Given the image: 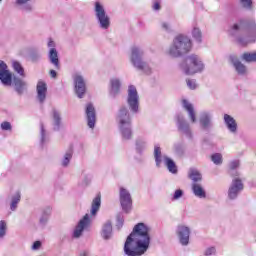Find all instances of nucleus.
<instances>
[{"label": "nucleus", "instance_id": "nucleus-17", "mask_svg": "<svg viewBox=\"0 0 256 256\" xmlns=\"http://www.w3.org/2000/svg\"><path fill=\"white\" fill-rule=\"evenodd\" d=\"M240 191H243V182L240 179H234L228 189V198L235 199Z\"/></svg>", "mask_w": 256, "mask_h": 256}, {"label": "nucleus", "instance_id": "nucleus-21", "mask_svg": "<svg viewBox=\"0 0 256 256\" xmlns=\"http://www.w3.org/2000/svg\"><path fill=\"white\" fill-rule=\"evenodd\" d=\"M101 237L104 238L105 241H109L111 237H113V224L110 220H107L101 230Z\"/></svg>", "mask_w": 256, "mask_h": 256}, {"label": "nucleus", "instance_id": "nucleus-30", "mask_svg": "<svg viewBox=\"0 0 256 256\" xmlns=\"http://www.w3.org/2000/svg\"><path fill=\"white\" fill-rule=\"evenodd\" d=\"M49 217H51V209L47 207L42 211V214L39 218V225H41V227H45L49 221Z\"/></svg>", "mask_w": 256, "mask_h": 256}, {"label": "nucleus", "instance_id": "nucleus-52", "mask_svg": "<svg viewBox=\"0 0 256 256\" xmlns=\"http://www.w3.org/2000/svg\"><path fill=\"white\" fill-rule=\"evenodd\" d=\"M187 86L189 87V89H197V83L195 82V80H187Z\"/></svg>", "mask_w": 256, "mask_h": 256}, {"label": "nucleus", "instance_id": "nucleus-2", "mask_svg": "<svg viewBox=\"0 0 256 256\" xmlns=\"http://www.w3.org/2000/svg\"><path fill=\"white\" fill-rule=\"evenodd\" d=\"M230 34L237 37V42L242 47L249 45V43H255L256 40V21L250 22L240 21L232 26Z\"/></svg>", "mask_w": 256, "mask_h": 256}, {"label": "nucleus", "instance_id": "nucleus-38", "mask_svg": "<svg viewBox=\"0 0 256 256\" xmlns=\"http://www.w3.org/2000/svg\"><path fill=\"white\" fill-rule=\"evenodd\" d=\"M147 149V141L144 139H138L136 140V150L138 153H143V150Z\"/></svg>", "mask_w": 256, "mask_h": 256}, {"label": "nucleus", "instance_id": "nucleus-31", "mask_svg": "<svg viewBox=\"0 0 256 256\" xmlns=\"http://www.w3.org/2000/svg\"><path fill=\"white\" fill-rule=\"evenodd\" d=\"M73 159V149L69 148L62 157V167H69L71 160Z\"/></svg>", "mask_w": 256, "mask_h": 256}, {"label": "nucleus", "instance_id": "nucleus-54", "mask_svg": "<svg viewBox=\"0 0 256 256\" xmlns=\"http://www.w3.org/2000/svg\"><path fill=\"white\" fill-rule=\"evenodd\" d=\"M41 143H45V127L41 124Z\"/></svg>", "mask_w": 256, "mask_h": 256}, {"label": "nucleus", "instance_id": "nucleus-45", "mask_svg": "<svg viewBox=\"0 0 256 256\" xmlns=\"http://www.w3.org/2000/svg\"><path fill=\"white\" fill-rule=\"evenodd\" d=\"M183 190L177 189L175 190L173 196H172V201H178V199H181L183 197Z\"/></svg>", "mask_w": 256, "mask_h": 256}, {"label": "nucleus", "instance_id": "nucleus-36", "mask_svg": "<svg viewBox=\"0 0 256 256\" xmlns=\"http://www.w3.org/2000/svg\"><path fill=\"white\" fill-rule=\"evenodd\" d=\"M12 67L14 71L18 73V75H21V77H25V70L23 69V66H21V63H19L18 61H14L12 62Z\"/></svg>", "mask_w": 256, "mask_h": 256}, {"label": "nucleus", "instance_id": "nucleus-25", "mask_svg": "<svg viewBox=\"0 0 256 256\" xmlns=\"http://www.w3.org/2000/svg\"><path fill=\"white\" fill-rule=\"evenodd\" d=\"M19 203H21V192L17 191L9 197L10 210L17 211Z\"/></svg>", "mask_w": 256, "mask_h": 256}, {"label": "nucleus", "instance_id": "nucleus-9", "mask_svg": "<svg viewBox=\"0 0 256 256\" xmlns=\"http://www.w3.org/2000/svg\"><path fill=\"white\" fill-rule=\"evenodd\" d=\"M127 105L131 113H139V93L133 85L128 87Z\"/></svg>", "mask_w": 256, "mask_h": 256}, {"label": "nucleus", "instance_id": "nucleus-11", "mask_svg": "<svg viewBox=\"0 0 256 256\" xmlns=\"http://www.w3.org/2000/svg\"><path fill=\"white\" fill-rule=\"evenodd\" d=\"M120 205L125 213H129L131 211V207H133V199L131 198V193L129 190L120 187Z\"/></svg>", "mask_w": 256, "mask_h": 256}, {"label": "nucleus", "instance_id": "nucleus-55", "mask_svg": "<svg viewBox=\"0 0 256 256\" xmlns=\"http://www.w3.org/2000/svg\"><path fill=\"white\" fill-rule=\"evenodd\" d=\"M116 226L118 227V229H121V227H123V218H121V217L117 218Z\"/></svg>", "mask_w": 256, "mask_h": 256}, {"label": "nucleus", "instance_id": "nucleus-57", "mask_svg": "<svg viewBox=\"0 0 256 256\" xmlns=\"http://www.w3.org/2000/svg\"><path fill=\"white\" fill-rule=\"evenodd\" d=\"M78 256H89V251L88 250H82V251H80Z\"/></svg>", "mask_w": 256, "mask_h": 256}, {"label": "nucleus", "instance_id": "nucleus-46", "mask_svg": "<svg viewBox=\"0 0 256 256\" xmlns=\"http://www.w3.org/2000/svg\"><path fill=\"white\" fill-rule=\"evenodd\" d=\"M92 178L89 175L84 176L81 182L82 187H88V185H91Z\"/></svg>", "mask_w": 256, "mask_h": 256}, {"label": "nucleus", "instance_id": "nucleus-3", "mask_svg": "<svg viewBox=\"0 0 256 256\" xmlns=\"http://www.w3.org/2000/svg\"><path fill=\"white\" fill-rule=\"evenodd\" d=\"M192 48L193 43L191 42V39L180 34L173 39V42L168 49V55L169 57H172V59H179V57L187 55Z\"/></svg>", "mask_w": 256, "mask_h": 256}, {"label": "nucleus", "instance_id": "nucleus-58", "mask_svg": "<svg viewBox=\"0 0 256 256\" xmlns=\"http://www.w3.org/2000/svg\"><path fill=\"white\" fill-rule=\"evenodd\" d=\"M252 55L254 57V63H256V51L255 52H252Z\"/></svg>", "mask_w": 256, "mask_h": 256}, {"label": "nucleus", "instance_id": "nucleus-34", "mask_svg": "<svg viewBox=\"0 0 256 256\" xmlns=\"http://www.w3.org/2000/svg\"><path fill=\"white\" fill-rule=\"evenodd\" d=\"M52 117H53V122H54V129L56 131H59V127H61V112L54 109L52 111Z\"/></svg>", "mask_w": 256, "mask_h": 256}, {"label": "nucleus", "instance_id": "nucleus-56", "mask_svg": "<svg viewBox=\"0 0 256 256\" xmlns=\"http://www.w3.org/2000/svg\"><path fill=\"white\" fill-rule=\"evenodd\" d=\"M49 75L52 79H57V71L55 70H50Z\"/></svg>", "mask_w": 256, "mask_h": 256}, {"label": "nucleus", "instance_id": "nucleus-29", "mask_svg": "<svg viewBox=\"0 0 256 256\" xmlns=\"http://www.w3.org/2000/svg\"><path fill=\"white\" fill-rule=\"evenodd\" d=\"M13 84L15 86L17 93L21 94V93H23V91H27V82H25L17 77H14Z\"/></svg>", "mask_w": 256, "mask_h": 256}, {"label": "nucleus", "instance_id": "nucleus-28", "mask_svg": "<svg viewBox=\"0 0 256 256\" xmlns=\"http://www.w3.org/2000/svg\"><path fill=\"white\" fill-rule=\"evenodd\" d=\"M101 208V194H98L92 201L91 210L90 213L92 217H95L97 215V212Z\"/></svg>", "mask_w": 256, "mask_h": 256}, {"label": "nucleus", "instance_id": "nucleus-32", "mask_svg": "<svg viewBox=\"0 0 256 256\" xmlns=\"http://www.w3.org/2000/svg\"><path fill=\"white\" fill-rule=\"evenodd\" d=\"M188 175L191 181H193V183H197L203 179V177L201 176V172H199V170L195 168H191L189 170Z\"/></svg>", "mask_w": 256, "mask_h": 256}, {"label": "nucleus", "instance_id": "nucleus-51", "mask_svg": "<svg viewBox=\"0 0 256 256\" xmlns=\"http://www.w3.org/2000/svg\"><path fill=\"white\" fill-rule=\"evenodd\" d=\"M41 241H35L31 247L32 251H39L41 249Z\"/></svg>", "mask_w": 256, "mask_h": 256}, {"label": "nucleus", "instance_id": "nucleus-8", "mask_svg": "<svg viewBox=\"0 0 256 256\" xmlns=\"http://www.w3.org/2000/svg\"><path fill=\"white\" fill-rule=\"evenodd\" d=\"M94 11L100 29H104V31L109 29V27H111V18L105 11V7L102 6L101 2H95Z\"/></svg>", "mask_w": 256, "mask_h": 256}, {"label": "nucleus", "instance_id": "nucleus-4", "mask_svg": "<svg viewBox=\"0 0 256 256\" xmlns=\"http://www.w3.org/2000/svg\"><path fill=\"white\" fill-rule=\"evenodd\" d=\"M116 121L122 141H131L133 139V127L131 126V115L127 107L122 106L119 109Z\"/></svg>", "mask_w": 256, "mask_h": 256}, {"label": "nucleus", "instance_id": "nucleus-13", "mask_svg": "<svg viewBox=\"0 0 256 256\" xmlns=\"http://www.w3.org/2000/svg\"><path fill=\"white\" fill-rule=\"evenodd\" d=\"M176 235L179 239V242L187 247L189 245V237L191 235V229L185 225H179L176 229Z\"/></svg>", "mask_w": 256, "mask_h": 256}, {"label": "nucleus", "instance_id": "nucleus-48", "mask_svg": "<svg viewBox=\"0 0 256 256\" xmlns=\"http://www.w3.org/2000/svg\"><path fill=\"white\" fill-rule=\"evenodd\" d=\"M215 253H217V249H215V247H209L205 250L204 255L211 256V255H215Z\"/></svg>", "mask_w": 256, "mask_h": 256}, {"label": "nucleus", "instance_id": "nucleus-43", "mask_svg": "<svg viewBox=\"0 0 256 256\" xmlns=\"http://www.w3.org/2000/svg\"><path fill=\"white\" fill-rule=\"evenodd\" d=\"M160 27L162 31H165L166 33H171L173 31V28L169 22H161Z\"/></svg>", "mask_w": 256, "mask_h": 256}, {"label": "nucleus", "instance_id": "nucleus-47", "mask_svg": "<svg viewBox=\"0 0 256 256\" xmlns=\"http://www.w3.org/2000/svg\"><path fill=\"white\" fill-rule=\"evenodd\" d=\"M239 167V160H233L229 163L230 171H235Z\"/></svg>", "mask_w": 256, "mask_h": 256}, {"label": "nucleus", "instance_id": "nucleus-15", "mask_svg": "<svg viewBox=\"0 0 256 256\" xmlns=\"http://www.w3.org/2000/svg\"><path fill=\"white\" fill-rule=\"evenodd\" d=\"M74 84H75V93L79 99H83V95H85L87 88L85 86V79L83 76L76 74L74 76Z\"/></svg>", "mask_w": 256, "mask_h": 256}, {"label": "nucleus", "instance_id": "nucleus-7", "mask_svg": "<svg viewBox=\"0 0 256 256\" xmlns=\"http://www.w3.org/2000/svg\"><path fill=\"white\" fill-rule=\"evenodd\" d=\"M154 159L156 167H161V165L164 164L170 173H173L174 175L177 174V165L175 164V161L167 155H163L159 145L154 146Z\"/></svg>", "mask_w": 256, "mask_h": 256}, {"label": "nucleus", "instance_id": "nucleus-33", "mask_svg": "<svg viewBox=\"0 0 256 256\" xmlns=\"http://www.w3.org/2000/svg\"><path fill=\"white\" fill-rule=\"evenodd\" d=\"M29 1L31 0H16V4L21 7L22 11H25L26 13H29L33 11V6L29 4Z\"/></svg>", "mask_w": 256, "mask_h": 256}, {"label": "nucleus", "instance_id": "nucleus-44", "mask_svg": "<svg viewBox=\"0 0 256 256\" xmlns=\"http://www.w3.org/2000/svg\"><path fill=\"white\" fill-rule=\"evenodd\" d=\"M2 131H13V126L11 125V122L4 121L0 125Z\"/></svg>", "mask_w": 256, "mask_h": 256}, {"label": "nucleus", "instance_id": "nucleus-24", "mask_svg": "<svg viewBox=\"0 0 256 256\" xmlns=\"http://www.w3.org/2000/svg\"><path fill=\"white\" fill-rule=\"evenodd\" d=\"M121 91V80L119 78H112L110 80V95L111 97H117Z\"/></svg>", "mask_w": 256, "mask_h": 256}, {"label": "nucleus", "instance_id": "nucleus-22", "mask_svg": "<svg viewBox=\"0 0 256 256\" xmlns=\"http://www.w3.org/2000/svg\"><path fill=\"white\" fill-rule=\"evenodd\" d=\"M213 119V114L210 112H203L200 115V125L202 129H211L213 127V123L211 120Z\"/></svg>", "mask_w": 256, "mask_h": 256}, {"label": "nucleus", "instance_id": "nucleus-20", "mask_svg": "<svg viewBox=\"0 0 256 256\" xmlns=\"http://www.w3.org/2000/svg\"><path fill=\"white\" fill-rule=\"evenodd\" d=\"M224 123L230 133L237 134V121L229 114H224Z\"/></svg>", "mask_w": 256, "mask_h": 256}, {"label": "nucleus", "instance_id": "nucleus-49", "mask_svg": "<svg viewBox=\"0 0 256 256\" xmlns=\"http://www.w3.org/2000/svg\"><path fill=\"white\" fill-rule=\"evenodd\" d=\"M174 151L177 155H183V144H176L174 146Z\"/></svg>", "mask_w": 256, "mask_h": 256}, {"label": "nucleus", "instance_id": "nucleus-18", "mask_svg": "<svg viewBox=\"0 0 256 256\" xmlns=\"http://www.w3.org/2000/svg\"><path fill=\"white\" fill-rule=\"evenodd\" d=\"M230 61L237 75H240L241 77H245V75H247L248 73L247 66L241 63V60H239V58H237L236 56H230Z\"/></svg>", "mask_w": 256, "mask_h": 256}, {"label": "nucleus", "instance_id": "nucleus-42", "mask_svg": "<svg viewBox=\"0 0 256 256\" xmlns=\"http://www.w3.org/2000/svg\"><path fill=\"white\" fill-rule=\"evenodd\" d=\"M7 235V222L5 220L0 221V239H3Z\"/></svg>", "mask_w": 256, "mask_h": 256}, {"label": "nucleus", "instance_id": "nucleus-14", "mask_svg": "<svg viewBox=\"0 0 256 256\" xmlns=\"http://www.w3.org/2000/svg\"><path fill=\"white\" fill-rule=\"evenodd\" d=\"M177 127L178 131L182 133V135H185L188 139H191L193 137V134L191 133V128L189 127V123L185 121V118L183 115L179 114L177 116Z\"/></svg>", "mask_w": 256, "mask_h": 256}, {"label": "nucleus", "instance_id": "nucleus-50", "mask_svg": "<svg viewBox=\"0 0 256 256\" xmlns=\"http://www.w3.org/2000/svg\"><path fill=\"white\" fill-rule=\"evenodd\" d=\"M153 11H161V2L155 0L152 5Z\"/></svg>", "mask_w": 256, "mask_h": 256}, {"label": "nucleus", "instance_id": "nucleus-39", "mask_svg": "<svg viewBox=\"0 0 256 256\" xmlns=\"http://www.w3.org/2000/svg\"><path fill=\"white\" fill-rule=\"evenodd\" d=\"M29 59L30 61H32V63H37V61L41 59V52H39L38 50H32L29 53Z\"/></svg>", "mask_w": 256, "mask_h": 256}, {"label": "nucleus", "instance_id": "nucleus-23", "mask_svg": "<svg viewBox=\"0 0 256 256\" xmlns=\"http://www.w3.org/2000/svg\"><path fill=\"white\" fill-rule=\"evenodd\" d=\"M48 59L51 65L55 67V69H61V63L59 62V52H57V49H49Z\"/></svg>", "mask_w": 256, "mask_h": 256}, {"label": "nucleus", "instance_id": "nucleus-40", "mask_svg": "<svg viewBox=\"0 0 256 256\" xmlns=\"http://www.w3.org/2000/svg\"><path fill=\"white\" fill-rule=\"evenodd\" d=\"M240 5L246 11H253V0H240Z\"/></svg>", "mask_w": 256, "mask_h": 256}, {"label": "nucleus", "instance_id": "nucleus-12", "mask_svg": "<svg viewBox=\"0 0 256 256\" xmlns=\"http://www.w3.org/2000/svg\"><path fill=\"white\" fill-rule=\"evenodd\" d=\"M91 225V219H89V214H85V216L78 222L76 227L73 230L72 237L74 239H79L81 235H83V231L87 229Z\"/></svg>", "mask_w": 256, "mask_h": 256}, {"label": "nucleus", "instance_id": "nucleus-37", "mask_svg": "<svg viewBox=\"0 0 256 256\" xmlns=\"http://www.w3.org/2000/svg\"><path fill=\"white\" fill-rule=\"evenodd\" d=\"M245 63H255L253 52H245L240 56Z\"/></svg>", "mask_w": 256, "mask_h": 256}, {"label": "nucleus", "instance_id": "nucleus-6", "mask_svg": "<svg viewBox=\"0 0 256 256\" xmlns=\"http://www.w3.org/2000/svg\"><path fill=\"white\" fill-rule=\"evenodd\" d=\"M145 50L139 46H133L131 48L130 62L138 71H142L146 75H151V66L143 61Z\"/></svg>", "mask_w": 256, "mask_h": 256}, {"label": "nucleus", "instance_id": "nucleus-1", "mask_svg": "<svg viewBox=\"0 0 256 256\" xmlns=\"http://www.w3.org/2000/svg\"><path fill=\"white\" fill-rule=\"evenodd\" d=\"M151 227L145 223L134 226L132 233L127 237L124 244V255L141 256L147 253L151 243Z\"/></svg>", "mask_w": 256, "mask_h": 256}, {"label": "nucleus", "instance_id": "nucleus-59", "mask_svg": "<svg viewBox=\"0 0 256 256\" xmlns=\"http://www.w3.org/2000/svg\"><path fill=\"white\" fill-rule=\"evenodd\" d=\"M235 175H239V173L235 172Z\"/></svg>", "mask_w": 256, "mask_h": 256}, {"label": "nucleus", "instance_id": "nucleus-53", "mask_svg": "<svg viewBox=\"0 0 256 256\" xmlns=\"http://www.w3.org/2000/svg\"><path fill=\"white\" fill-rule=\"evenodd\" d=\"M47 47H48V49H56L55 48L56 47L55 41H53V39L50 38L48 40Z\"/></svg>", "mask_w": 256, "mask_h": 256}, {"label": "nucleus", "instance_id": "nucleus-16", "mask_svg": "<svg viewBox=\"0 0 256 256\" xmlns=\"http://www.w3.org/2000/svg\"><path fill=\"white\" fill-rule=\"evenodd\" d=\"M86 119H87V124L90 129L95 128V123H97V114L95 112V106L93 104L88 103L86 105Z\"/></svg>", "mask_w": 256, "mask_h": 256}, {"label": "nucleus", "instance_id": "nucleus-41", "mask_svg": "<svg viewBox=\"0 0 256 256\" xmlns=\"http://www.w3.org/2000/svg\"><path fill=\"white\" fill-rule=\"evenodd\" d=\"M211 161L214 165H221L223 163V155L215 153L211 156Z\"/></svg>", "mask_w": 256, "mask_h": 256}, {"label": "nucleus", "instance_id": "nucleus-19", "mask_svg": "<svg viewBox=\"0 0 256 256\" xmlns=\"http://www.w3.org/2000/svg\"><path fill=\"white\" fill-rule=\"evenodd\" d=\"M36 90L39 103H44L47 99V84L43 81L38 82Z\"/></svg>", "mask_w": 256, "mask_h": 256}, {"label": "nucleus", "instance_id": "nucleus-35", "mask_svg": "<svg viewBox=\"0 0 256 256\" xmlns=\"http://www.w3.org/2000/svg\"><path fill=\"white\" fill-rule=\"evenodd\" d=\"M192 37L197 43H201L203 41V33L199 27H194L192 29Z\"/></svg>", "mask_w": 256, "mask_h": 256}, {"label": "nucleus", "instance_id": "nucleus-10", "mask_svg": "<svg viewBox=\"0 0 256 256\" xmlns=\"http://www.w3.org/2000/svg\"><path fill=\"white\" fill-rule=\"evenodd\" d=\"M0 81L6 87H10L11 83H13V73H11L9 66L3 60H0Z\"/></svg>", "mask_w": 256, "mask_h": 256}, {"label": "nucleus", "instance_id": "nucleus-5", "mask_svg": "<svg viewBox=\"0 0 256 256\" xmlns=\"http://www.w3.org/2000/svg\"><path fill=\"white\" fill-rule=\"evenodd\" d=\"M179 69L185 75H195L205 71V63H203V60L199 55L191 54L183 59L179 64Z\"/></svg>", "mask_w": 256, "mask_h": 256}, {"label": "nucleus", "instance_id": "nucleus-26", "mask_svg": "<svg viewBox=\"0 0 256 256\" xmlns=\"http://www.w3.org/2000/svg\"><path fill=\"white\" fill-rule=\"evenodd\" d=\"M182 105L184 109L187 111L191 122L196 123L197 117L195 116V108H193V104L189 103V101L187 100H183Z\"/></svg>", "mask_w": 256, "mask_h": 256}, {"label": "nucleus", "instance_id": "nucleus-27", "mask_svg": "<svg viewBox=\"0 0 256 256\" xmlns=\"http://www.w3.org/2000/svg\"><path fill=\"white\" fill-rule=\"evenodd\" d=\"M192 191L195 197H198V199H205V197H207V193L205 192V189L199 183L192 184Z\"/></svg>", "mask_w": 256, "mask_h": 256}]
</instances>
